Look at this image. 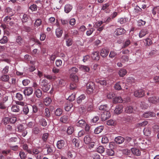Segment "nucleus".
Wrapping results in <instances>:
<instances>
[{"label":"nucleus","mask_w":159,"mask_h":159,"mask_svg":"<svg viewBox=\"0 0 159 159\" xmlns=\"http://www.w3.org/2000/svg\"><path fill=\"white\" fill-rule=\"evenodd\" d=\"M124 138L120 136L116 137L115 139V142L118 144H120L124 142Z\"/></svg>","instance_id":"obj_15"},{"label":"nucleus","mask_w":159,"mask_h":159,"mask_svg":"<svg viewBox=\"0 0 159 159\" xmlns=\"http://www.w3.org/2000/svg\"><path fill=\"white\" fill-rule=\"evenodd\" d=\"M134 108L131 106H128L125 108V112L128 113H131L134 111Z\"/></svg>","instance_id":"obj_31"},{"label":"nucleus","mask_w":159,"mask_h":159,"mask_svg":"<svg viewBox=\"0 0 159 159\" xmlns=\"http://www.w3.org/2000/svg\"><path fill=\"white\" fill-rule=\"evenodd\" d=\"M79 68L80 70L85 72H89L90 70V68L88 66L80 65Z\"/></svg>","instance_id":"obj_4"},{"label":"nucleus","mask_w":159,"mask_h":159,"mask_svg":"<svg viewBox=\"0 0 159 159\" xmlns=\"http://www.w3.org/2000/svg\"><path fill=\"white\" fill-rule=\"evenodd\" d=\"M145 23L146 22L145 21H143L141 19L138 21L137 25L139 26H141V25H144L145 24Z\"/></svg>","instance_id":"obj_64"},{"label":"nucleus","mask_w":159,"mask_h":159,"mask_svg":"<svg viewBox=\"0 0 159 159\" xmlns=\"http://www.w3.org/2000/svg\"><path fill=\"white\" fill-rule=\"evenodd\" d=\"M8 39L6 36H3L0 39V43L4 44L7 43L8 41Z\"/></svg>","instance_id":"obj_32"},{"label":"nucleus","mask_w":159,"mask_h":159,"mask_svg":"<svg viewBox=\"0 0 159 159\" xmlns=\"http://www.w3.org/2000/svg\"><path fill=\"white\" fill-rule=\"evenodd\" d=\"M104 128L103 126H100L96 128L94 130V133L96 134H98L101 133Z\"/></svg>","instance_id":"obj_34"},{"label":"nucleus","mask_w":159,"mask_h":159,"mask_svg":"<svg viewBox=\"0 0 159 159\" xmlns=\"http://www.w3.org/2000/svg\"><path fill=\"white\" fill-rule=\"evenodd\" d=\"M130 41L129 39H127L125 42L123 44V46L122 47V48H126L127 47H128L129 45L130 44Z\"/></svg>","instance_id":"obj_60"},{"label":"nucleus","mask_w":159,"mask_h":159,"mask_svg":"<svg viewBox=\"0 0 159 159\" xmlns=\"http://www.w3.org/2000/svg\"><path fill=\"white\" fill-rule=\"evenodd\" d=\"M148 33V31L147 29L142 30L139 33V37L140 38H142L144 36Z\"/></svg>","instance_id":"obj_33"},{"label":"nucleus","mask_w":159,"mask_h":159,"mask_svg":"<svg viewBox=\"0 0 159 159\" xmlns=\"http://www.w3.org/2000/svg\"><path fill=\"white\" fill-rule=\"evenodd\" d=\"M108 107L107 106V105L106 104L101 105L100 106L99 108V109L100 110L107 111L108 109Z\"/></svg>","instance_id":"obj_45"},{"label":"nucleus","mask_w":159,"mask_h":159,"mask_svg":"<svg viewBox=\"0 0 159 159\" xmlns=\"http://www.w3.org/2000/svg\"><path fill=\"white\" fill-rule=\"evenodd\" d=\"M127 21L126 19L125 18H120L118 19V22L120 24L125 23Z\"/></svg>","instance_id":"obj_41"},{"label":"nucleus","mask_w":159,"mask_h":159,"mask_svg":"<svg viewBox=\"0 0 159 159\" xmlns=\"http://www.w3.org/2000/svg\"><path fill=\"white\" fill-rule=\"evenodd\" d=\"M96 82L99 83L101 85H105L108 83L107 79H102L101 80H97Z\"/></svg>","instance_id":"obj_20"},{"label":"nucleus","mask_w":159,"mask_h":159,"mask_svg":"<svg viewBox=\"0 0 159 159\" xmlns=\"http://www.w3.org/2000/svg\"><path fill=\"white\" fill-rule=\"evenodd\" d=\"M72 107L73 105L71 103H66L65 107V109L66 111H69Z\"/></svg>","instance_id":"obj_36"},{"label":"nucleus","mask_w":159,"mask_h":159,"mask_svg":"<svg viewBox=\"0 0 159 159\" xmlns=\"http://www.w3.org/2000/svg\"><path fill=\"white\" fill-rule=\"evenodd\" d=\"M148 101L150 103L156 104L159 102L158 98L155 96L149 97Z\"/></svg>","instance_id":"obj_5"},{"label":"nucleus","mask_w":159,"mask_h":159,"mask_svg":"<svg viewBox=\"0 0 159 159\" xmlns=\"http://www.w3.org/2000/svg\"><path fill=\"white\" fill-rule=\"evenodd\" d=\"M25 125L20 124L17 126V131L19 132H23L26 129V127L25 126Z\"/></svg>","instance_id":"obj_22"},{"label":"nucleus","mask_w":159,"mask_h":159,"mask_svg":"<svg viewBox=\"0 0 159 159\" xmlns=\"http://www.w3.org/2000/svg\"><path fill=\"white\" fill-rule=\"evenodd\" d=\"M11 109L12 111L14 112H18L20 111V107L18 105H14L12 106Z\"/></svg>","instance_id":"obj_35"},{"label":"nucleus","mask_w":159,"mask_h":159,"mask_svg":"<svg viewBox=\"0 0 159 159\" xmlns=\"http://www.w3.org/2000/svg\"><path fill=\"white\" fill-rule=\"evenodd\" d=\"M86 95L84 94L81 95L77 98V102L78 104H80L82 100L86 98Z\"/></svg>","instance_id":"obj_26"},{"label":"nucleus","mask_w":159,"mask_h":159,"mask_svg":"<svg viewBox=\"0 0 159 159\" xmlns=\"http://www.w3.org/2000/svg\"><path fill=\"white\" fill-rule=\"evenodd\" d=\"M144 91L141 89L135 91L134 93V95L137 97H143L144 95Z\"/></svg>","instance_id":"obj_3"},{"label":"nucleus","mask_w":159,"mask_h":159,"mask_svg":"<svg viewBox=\"0 0 159 159\" xmlns=\"http://www.w3.org/2000/svg\"><path fill=\"white\" fill-rule=\"evenodd\" d=\"M35 94L37 98H40L42 95V91L40 89H38L36 90Z\"/></svg>","instance_id":"obj_38"},{"label":"nucleus","mask_w":159,"mask_h":159,"mask_svg":"<svg viewBox=\"0 0 159 159\" xmlns=\"http://www.w3.org/2000/svg\"><path fill=\"white\" fill-rule=\"evenodd\" d=\"M91 57L93 60L96 61L98 60L100 58L99 52L98 51L93 52L91 54Z\"/></svg>","instance_id":"obj_11"},{"label":"nucleus","mask_w":159,"mask_h":159,"mask_svg":"<svg viewBox=\"0 0 159 159\" xmlns=\"http://www.w3.org/2000/svg\"><path fill=\"white\" fill-rule=\"evenodd\" d=\"M151 132V129L148 127H146L143 129L144 134L146 136H149Z\"/></svg>","instance_id":"obj_25"},{"label":"nucleus","mask_w":159,"mask_h":159,"mask_svg":"<svg viewBox=\"0 0 159 159\" xmlns=\"http://www.w3.org/2000/svg\"><path fill=\"white\" fill-rule=\"evenodd\" d=\"M123 107L122 105H119L116 106L115 109L114 110V112L115 114H119L122 113Z\"/></svg>","instance_id":"obj_6"},{"label":"nucleus","mask_w":159,"mask_h":159,"mask_svg":"<svg viewBox=\"0 0 159 159\" xmlns=\"http://www.w3.org/2000/svg\"><path fill=\"white\" fill-rule=\"evenodd\" d=\"M86 125L85 121L84 120H79L76 123V125L78 126L82 127Z\"/></svg>","instance_id":"obj_29"},{"label":"nucleus","mask_w":159,"mask_h":159,"mask_svg":"<svg viewBox=\"0 0 159 159\" xmlns=\"http://www.w3.org/2000/svg\"><path fill=\"white\" fill-rule=\"evenodd\" d=\"M67 155L69 159H73L76 156L75 153L72 150L68 151Z\"/></svg>","instance_id":"obj_8"},{"label":"nucleus","mask_w":159,"mask_h":159,"mask_svg":"<svg viewBox=\"0 0 159 159\" xmlns=\"http://www.w3.org/2000/svg\"><path fill=\"white\" fill-rule=\"evenodd\" d=\"M122 101V99L120 96L116 97L114 98L113 100V102L114 103H121Z\"/></svg>","instance_id":"obj_21"},{"label":"nucleus","mask_w":159,"mask_h":159,"mask_svg":"<svg viewBox=\"0 0 159 159\" xmlns=\"http://www.w3.org/2000/svg\"><path fill=\"white\" fill-rule=\"evenodd\" d=\"M143 116L145 118H147L155 116V114L152 112L147 111L143 113Z\"/></svg>","instance_id":"obj_14"},{"label":"nucleus","mask_w":159,"mask_h":159,"mask_svg":"<svg viewBox=\"0 0 159 159\" xmlns=\"http://www.w3.org/2000/svg\"><path fill=\"white\" fill-rule=\"evenodd\" d=\"M121 60L122 62H125L126 61H128L129 59L128 57L126 56H123L121 58Z\"/></svg>","instance_id":"obj_61"},{"label":"nucleus","mask_w":159,"mask_h":159,"mask_svg":"<svg viewBox=\"0 0 159 159\" xmlns=\"http://www.w3.org/2000/svg\"><path fill=\"white\" fill-rule=\"evenodd\" d=\"M48 134L47 133H45L43 134L42 136V139L43 141L46 142L48 138Z\"/></svg>","instance_id":"obj_59"},{"label":"nucleus","mask_w":159,"mask_h":159,"mask_svg":"<svg viewBox=\"0 0 159 159\" xmlns=\"http://www.w3.org/2000/svg\"><path fill=\"white\" fill-rule=\"evenodd\" d=\"M93 140L91 137L90 135L89 134L86 135L84 137V141L85 144H88L91 142H92Z\"/></svg>","instance_id":"obj_12"},{"label":"nucleus","mask_w":159,"mask_h":159,"mask_svg":"<svg viewBox=\"0 0 159 159\" xmlns=\"http://www.w3.org/2000/svg\"><path fill=\"white\" fill-rule=\"evenodd\" d=\"M94 30V29L91 28L87 30L86 32V34L87 36H89L91 35Z\"/></svg>","instance_id":"obj_57"},{"label":"nucleus","mask_w":159,"mask_h":159,"mask_svg":"<svg viewBox=\"0 0 159 159\" xmlns=\"http://www.w3.org/2000/svg\"><path fill=\"white\" fill-rule=\"evenodd\" d=\"M55 33L57 37V38H60L62 36L63 30L60 28L58 27L56 30Z\"/></svg>","instance_id":"obj_19"},{"label":"nucleus","mask_w":159,"mask_h":159,"mask_svg":"<svg viewBox=\"0 0 159 159\" xmlns=\"http://www.w3.org/2000/svg\"><path fill=\"white\" fill-rule=\"evenodd\" d=\"M52 102V99L49 97L46 98L44 101V104L46 106L49 105Z\"/></svg>","instance_id":"obj_39"},{"label":"nucleus","mask_w":159,"mask_h":159,"mask_svg":"<svg viewBox=\"0 0 159 159\" xmlns=\"http://www.w3.org/2000/svg\"><path fill=\"white\" fill-rule=\"evenodd\" d=\"M33 92V89L31 87H27L24 89L23 93L25 96H29L31 95Z\"/></svg>","instance_id":"obj_7"},{"label":"nucleus","mask_w":159,"mask_h":159,"mask_svg":"<svg viewBox=\"0 0 159 159\" xmlns=\"http://www.w3.org/2000/svg\"><path fill=\"white\" fill-rule=\"evenodd\" d=\"M16 97L19 100H21L23 98L22 95L19 93H16Z\"/></svg>","instance_id":"obj_62"},{"label":"nucleus","mask_w":159,"mask_h":159,"mask_svg":"<svg viewBox=\"0 0 159 159\" xmlns=\"http://www.w3.org/2000/svg\"><path fill=\"white\" fill-rule=\"evenodd\" d=\"M144 42L145 44H146V46L148 45L149 46L152 43V41L149 38H147L144 40Z\"/></svg>","instance_id":"obj_50"},{"label":"nucleus","mask_w":159,"mask_h":159,"mask_svg":"<svg viewBox=\"0 0 159 159\" xmlns=\"http://www.w3.org/2000/svg\"><path fill=\"white\" fill-rule=\"evenodd\" d=\"M108 139L107 137L105 136H103L102 139V143H108Z\"/></svg>","instance_id":"obj_53"},{"label":"nucleus","mask_w":159,"mask_h":159,"mask_svg":"<svg viewBox=\"0 0 159 159\" xmlns=\"http://www.w3.org/2000/svg\"><path fill=\"white\" fill-rule=\"evenodd\" d=\"M109 6V4L108 3H106L104 4L101 9V10L104 11L106 13L109 12L108 7Z\"/></svg>","instance_id":"obj_23"},{"label":"nucleus","mask_w":159,"mask_h":159,"mask_svg":"<svg viewBox=\"0 0 159 159\" xmlns=\"http://www.w3.org/2000/svg\"><path fill=\"white\" fill-rule=\"evenodd\" d=\"M50 88V85L49 84H48L42 87V89L44 92H46L49 90Z\"/></svg>","instance_id":"obj_54"},{"label":"nucleus","mask_w":159,"mask_h":159,"mask_svg":"<svg viewBox=\"0 0 159 159\" xmlns=\"http://www.w3.org/2000/svg\"><path fill=\"white\" fill-rule=\"evenodd\" d=\"M72 8V6L70 4H67L64 7L65 11L67 13H68L71 11Z\"/></svg>","instance_id":"obj_27"},{"label":"nucleus","mask_w":159,"mask_h":159,"mask_svg":"<svg viewBox=\"0 0 159 159\" xmlns=\"http://www.w3.org/2000/svg\"><path fill=\"white\" fill-rule=\"evenodd\" d=\"M9 76L7 75H3L0 78L1 80L3 81L7 82L9 79Z\"/></svg>","instance_id":"obj_28"},{"label":"nucleus","mask_w":159,"mask_h":159,"mask_svg":"<svg viewBox=\"0 0 159 159\" xmlns=\"http://www.w3.org/2000/svg\"><path fill=\"white\" fill-rule=\"evenodd\" d=\"M141 10L142 9L139 6H137L134 7L133 12L135 14H138L139 12H141Z\"/></svg>","instance_id":"obj_44"},{"label":"nucleus","mask_w":159,"mask_h":159,"mask_svg":"<svg viewBox=\"0 0 159 159\" xmlns=\"http://www.w3.org/2000/svg\"><path fill=\"white\" fill-rule=\"evenodd\" d=\"M70 79L75 82H77L78 81V77L75 74H71L70 75Z\"/></svg>","instance_id":"obj_24"},{"label":"nucleus","mask_w":159,"mask_h":159,"mask_svg":"<svg viewBox=\"0 0 159 159\" xmlns=\"http://www.w3.org/2000/svg\"><path fill=\"white\" fill-rule=\"evenodd\" d=\"M126 70L124 69H120L118 72L119 75L120 77L124 76L127 73Z\"/></svg>","instance_id":"obj_30"},{"label":"nucleus","mask_w":159,"mask_h":159,"mask_svg":"<svg viewBox=\"0 0 159 159\" xmlns=\"http://www.w3.org/2000/svg\"><path fill=\"white\" fill-rule=\"evenodd\" d=\"M9 120V117H5L3 119L2 121L5 125H7L10 123Z\"/></svg>","instance_id":"obj_56"},{"label":"nucleus","mask_w":159,"mask_h":159,"mask_svg":"<svg viewBox=\"0 0 159 159\" xmlns=\"http://www.w3.org/2000/svg\"><path fill=\"white\" fill-rule=\"evenodd\" d=\"M111 114L109 111H104L101 115V118L102 121H104L111 116Z\"/></svg>","instance_id":"obj_1"},{"label":"nucleus","mask_w":159,"mask_h":159,"mask_svg":"<svg viewBox=\"0 0 159 159\" xmlns=\"http://www.w3.org/2000/svg\"><path fill=\"white\" fill-rule=\"evenodd\" d=\"M86 86L88 93H92L95 88L94 83L92 82H89Z\"/></svg>","instance_id":"obj_2"},{"label":"nucleus","mask_w":159,"mask_h":159,"mask_svg":"<svg viewBox=\"0 0 159 159\" xmlns=\"http://www.w3.org/2000/svg\"><path fill=\"white\" fill-rule=\"evenodd\" d=\"M44 115L48 118L49 117L51 116V114L48 108H46L44 110Z\"/></svg>","instance_id":"obj_43"},{"label":"nucleus","mask_w":159,"mask_h":159,"mask_svg":"<svg viewBox=\"0 0 159 159\" xmlns=\"http://www.w3.org/2000/svg\"><path fill=\"white\" fill-rule=\"evenodd\" d=\"M55 114L56 116H60L62 113V110L60 108H57L55 111Z\"/></svg>","instance_id":"obj_40"},{"label":"nucleus","mask_w":159,"mask_h":159,"mask_svg":"<svg viewBox=\"0 0 159 159\" xmlns=\"http://www.w3.org/2000/svg\"><path fill=\"white\" fill-rule=\"evenodd\" d=\"M12 99V98L11 94L10 93H6L4 96L3 101V102H5L8 101H11Z\"/></svg>","instance_id":"obj_13"},{"label":"nucleus","mask_w":159,"mask_h":159,"mask_svg":"<svg viewBox=\"0 0 159 159\" xmlns=\"http://www.w3.org/2000/svg\"><path fill=\"white\" fill-rule=\"evenodd\" d=\"M41 125L43 126H46L47 125V122L46 120L44 119H41L39 120Z\"/></svg>","instance_id":"obj_51"},{"label":"nucleus","mask_w":159,"mask_h":159,"mask_svg":"<svg viewBox=\"0 0 159 159\" xmlns=\"http://www.w3.org/2000/svg\"><path fill=\"white\" fill-rule=\"evenodd\" d=\"M115 89L120 90L121 89V86L120 82L116 83L114 86Z\"/></svg>","instance_id":"obj_58"},{"label":"nucleus","mask_w":159,"mask_h":159,"mask_svg":"<svg viewBox=\"0 0 159 159\" xmlns=\"http://www.w3.org/2000/svg\"><path fill=\"white\" fill-rule=\"evenodd\" d=\"M40 131L39 128L37 127H34L33 129L32 132L33 134H37L39 133Z\"/></svg>","instance_id":"obj_49"},{"label":"nucleus","mask_w":159,"mask_h":159,"mask_svg":"<svg viewBox=\"0 0 159 159\" xmlns=\"http://www.w3.org/2000/svg\"><path fill=\"white\" fill-rule=\"evenodd\" d=\"M74 131V127L72 126H70L68 127L67 129V133L68 135H71Z\"/></svg>","instance_id":"obj_37"},{"label":"nucleus","mask_w":159,"mask_h":159,"mask_svg":"<svg viewBox=\"0 0 159 159\" xmlns=\"http://www.w3.org/2000/svg\"><path fill=\"white\" fill-rule=\"evenodd\" d=\"M68 117L66 116H64L61 117L60 119V120L61 122L66 123L68 121Z\"/></svg>","instance_id":"obj_47"},{"label":"nucleus","mask_w":159,"mask_h":159,"mask_svg":"<svg viewBox=\"0 0 159 159\" xmlns=\"http://www.w3.org/2000/svg\"><path fill=\"white\" fill-rule=\"evenodd\" d=\"M19 156L21 159H25L26 157V155L24 152L22 151L20 152Z\"/></svg>","instance_id":"obj_48"},{"label":"nucleus","mask_w":159,"mask_h":159,"mask_svg":"<svg viewBox=\"0 0 159 159\" xmlns=\"http://www.w3.org/2000/svg\"><path fill=\"white\" fill-rule=\"evenodd\" d=\"M131 150L132 153L135 156H139L141 154L140 151L136 148H132Z\"/></svg>","instance_id":"obj_16"},{"label":"nucleus","mask_w":159,"mask_h":159,"mask_svg":"<svg viewBox=\"0 0 159 159\" xmlns=\"http://www.w3.org/2000/svg\"><path fill=\"white\" fill-rule=\"evenodd\" d=\"M10 123L13 124L15 123L17 120L15 116L9 117Z\"/></svg>","instance_id":"obj_52"},{"label":"nucleus","mask_w":159,"mask_h":159,"mask_svg":"<svg viewBox=\"0 0 159 159\" xmlns=\"http://www.w3.org/2000/svg\"><path fill=\"white\" fill-rule=\"evenodd\" d=\"M78 69L75 66L71 67L69 70L70 75L71 74H75L78 71Z\"/></svg>","instance_id":"obj_17"},{"label":"nucleus","mask_w":159,"mask_h":159,"mask_svg":"<svg viewBox=\"0 0 159 159\" xmlns=\"http://www.w3.org/2000/svg\"><path fill=\"white\" fill-rule=\"evenodd\" d=\"M45 77L47 79L51 80H54L57 79V77L55 76H52L50 75H45Z\"/></svg>","instance_id":"obj_42"},{"label":"nucleus","mask_w":159,"mask_h":159,"mask_svg":"<svg viewBox=\"0 0 159 159\" xmlns=\"http://www.w3.org/2000/svg\"><path fill=\"white\" fill-rule=\"evenodd\" d=\"M72 143L73 144L75 145L76 147H78L79 145L78 141L76 138H74L72 140Z\"/></svg>","instance_id":"obj_55"},{"label":"nucleus","mask_w":159,"mask_h":159,"mask_svg":"<svg viewBox=\"0 0 159 159\" xmlns=\"http://www.w3.org/2000/svg\"><path fill=\"white\" fill-rule=\"evenodd\" d=\"M65 144V143L64 140H60L58 141L57 143V146L58 149H62Z\"/></svg>","instance_id":"obj_10"},{"label":"nucleus","mask_w":159,"mask_h":159,"mask_svg":"<svg viewBox=\"0 0 159 159\" xmlns=\"http://www.w3.org/2000/svg\"><path fill=\"white\" fill-rule=\"evenodd\" d=\"M117 55V53L114 51H111L109 55V57L111 58H113Z\"/></svg>","instance_id":"obj_63"},{"label":"nucleus","mask_w":159,"mask_h":159,"mask_svg":"<svg viewBox=\"0 0 159 159\" xmlns=\"http://www.w3.org/2000/svg\"><path fill=\"white\" fill-rule=\"evenodd\" d=\"M109 53V50L107 48H103L101 51V55L103 57H106L107 56Z\"/></svg>","instance_id":"obj_18"},{"label":"nucleus","mask_w":159,"mask_h":159,"mask_svg":"<svg viewBox=\"0 0 159 159\" xmlns=\"http://www.w3.org/2000/svg\"><path fill=\"white\" fill-rule=\"evenodd\" d=\"M97 151L100 153H103L105 151V148L102 146H99L97 149Z\"/></svg>","instance_id":"obj_46"},{"label":"nucleus","mask_w":159,"mask_h":159,"mask_svg":"<svg viewBox=\"0 0 159 159\" xmlns=\"http://www.w3.org/2000/svg\"><path fill=\"white\" fill-rule=\"evenodd\" d=\"M126 30L123 28H119L117 29L115 31V34L117 35H120L125 33Z\"/></svg>","instance_id":"obj_9"}]
</instances>
